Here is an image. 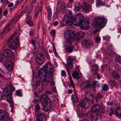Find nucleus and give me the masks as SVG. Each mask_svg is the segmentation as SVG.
I'll return each mask as SVG.
<instances>
[{"instance_id": "40", "label": "nucleus", "mask_w": 121, "mask_h": 121, "mask_svg": "<svg viewBox=\"0 0 121 121\" xmlns=\"http://www.w3.org/2000/svg\"><path fill=\"white\" fill-rule=\"evenodd\" d=\"M16 93L15 94L17 96L19 97L22 96V94L20 90H18L16 91Z\"/></svg>"}, {"instance_id": "63", "label": "nucleus", "mask_w": 121, "mask_h": 121, "mask_svg": "<svg viewBox=\"0 0 121 121\" xmlns=\"http://www.w3.org/2000/svg\"><path fill=\"white\" fill-rule=\"evenodd\" d=\"M106 104L107 105H112V103H110L109 101H108L106 103Z\"/></svg>"}, {"instance_id": "54", "label": "nucleus", "mask_w": 121, "mask_h": 121, "mask_svg": "<svg viewBox=\"0 0 121 121\" xmlns=\"http://www.w3.org/2000/svg\"><path fill=\"white\" fill-rule=\"evenodd\" d=\"M26 12V11L25 10L24 11H22L20 14L19 16H20V17L22 16L23 15L25 14Z\"/></svg>"}, {"instance_id": "25", "label": "nucleus", "mask_w": 121, "mask_h": 121, "mask_svg": "<svg viewBox=\"0 0 121 121\" xmlns=\"http://www.w3.org/2000/svg\"><path fill=\"white\" fill-rule=\"evenodd\" d=\"M13 20H11L7 24L6 26L4 28V30L2 31V32H4L7 30V31H9L10 29V28H8L9 26L11 25L12 22H13Z\"/></svg>"}, {"instance_id": "11", "label": "nucleus", "mask_w": 121, "mask_h": 121, "mask_svg": "<svg viewBox=\"0 0 121 121\" xmlns=\"http://www.w3.org/2000/svg\"><path fill=\"white\" fill-rule=\"evenodd\" d=\"M79 106L83 111H85L86 109H87L89 107V103L84 100H82L80 102Z\"/></svg>"}, {"instance_id": "44", "label": "nucleus", "mask_w": 121, "mask_h": 121, "mask_svg": "<svg viewBox=\"0 0 121 121\" xmlns=\"http://www.w3.org/2000/svg\"><path fill=\"white\" fill-rule=\"evenodd\" d=\"M103 39L109 41L110 39L109 38V36L108 35H106L103 37Z\"/></svg>"}, {"instance_id": "61", "label": "nucleus", "mask_w": 121, "mask_h": 121, "mask_svg": "<svg viewBox=\"0 0 121 121\" xmlns=\"http://www.w3.org/2000/svg\"><path fill=\"white\" fill-rule=\"evenodd\" d=\"M51 85H52V87H54L55 83L53 81H52L51 82Z\"/></svg>"}, {"instance_id": "14", "label": "nucleus", "mask_w": 121, "mask_h": 121, "mask_svg": "<svg viewBox=\"0 0 121 121\" xmlns=\"http://www.w3.org/2000/svg\"><path fill=\"white\" fill-rule=\"evenodd\" d=\"M41 101L43 104H46L48 102V100L50 102V99L48 98L46 95H42L41 97Z\"/></svg>"}, {"instance_id": "59", "label": "nucleus", "mask_w": 121, "mask_h": 121, "mask_svg": "<svg viewBox=\"0 0 121 121\" xmlns=\"http://www.w3.org/2000/svg\"><path fill=\"white\" fill-rule=\"evenodd\" d=\"M46 55V56L47 59H49V58L50 56L48 53V52H46L45 53Z\"/></svg>"}, {"instance_id": "15", "label": "nucleus", "mask_w": 121, "mask_h": 121, "mask_svg": "<svg viewBox=\"0 0 121 121\" xmlns=\"http://www.w3.org/2000/svg\"><path fill=\"white\" fill-rule=\"evenodd\" d=\"M81 44L83 47L85 48H90L91 45L89 42L87 40H83L81 42Z\"/></svg>"}, {"instance_id": "20", "label": "nucleus", "mask_w": 121, "mask_h": 121, "mask_svg": "<svg viewBox=\"0 0 121 121\" xmlns=\"http://www.w3.org/2000/svg\"><path fill=\"white\" fill-rule=\"evenodd\" d=\"M115 115L118 117H121V112L120 106H118L114 111Z\"/></svg>"}, {"instance_id": "21", "label": "nucleus", "mask_w": 121, "mask_h": 121, "mask_svg": "<svg viewBox=\"0 0 121 121\" xmlns=\"http://www.w3.org/2000/svg\"><path fill=\"white\" fill-rule=\"evenodd\" d=\"M110 47H108L107 48V53L110 56H111L113 55L115 53L112 50L113 48L112 45V44L110 45Z\"/></svg>"}, {"instance_id": "50", "label": "nucleus", "mask_w": 121, "mask_h": 121, "mask_svg": "<svg viewBox=\"0 0 121 121\" xmlns=\"http://www.w3.org/2000/svg\"><path fill=\"white\" fill-rule=\"evenodd\" d=\"M53 52L54 53L55 55L56 56H58V55L57 53L56 52V51L55 49V48H54L53 47Z\"/></svg>"}, {"instance_id": "56", "label": "nucleus", "mask_w": 121, "mask_h": 121, "mask_svg": "<svg viewBox=\"0 0 121 121\" xmlns=\"http://www.w3.org/2000/svg\"><path fill=\"white\" fill-rule=\"evenodd\" d=\"M13 4L12 3H9L8 5V7H10L13 6Z\"/></svg>"}, {"instance_id": "60", "label": "nucleus", "mask_w": 121, "mask_h": 121, "mask_svg": "<svg viewBox=\"0 0 121 121\" xmlns=\"http://www.w3.org/2000/svg\"><path fill=\"white\" fill-rule=\"evenodd\" d=\"M31 44L33 45L35 47V42L34 40L33 39H32L31 40Z\"/></svg>"}, {"instance_id": "36", "label": "nucleus", "mask_w": 121, "mask_h": 121, "mask_svg": "<svg viewBox=\"0 0 121 121\" xmlns=\"http://www.w3.org/2000/svg\"><path fill=\"white\" fill-rule=\"evenodd\" d=\"M75 9L77 11H79L80 9V5L79 3H77L75 4Z\"/></svg>"}, {"instance_id": "46", "label": "nucleus", "mask_w": 121, "mask_h": 121, "mask_svg": "<svg viewBox=\"0 0 121 121\" xmlns=\"http://www.w3.org/2000/svg\"><path fill=\"white\" fill-rule=\"evenodd\" d=\"M39 13L38 11H36L35 13L34 16V20H36L37 16L38 14Z\"/></svg>"}, {"instance_id": "57", "label": "nucleus", "mask_w": 121, "mask_h": 121, "mask_svg": "<svg viewBox=\"0 0 121 121\" xmlns=\"http://www.w3.org/2000/svg\"><path fill=\"white\" fill-rule=\"evenodd\" d=\"M45 92V95H46V94H52V93L50 91H46Z\"/></svg>"}, {"instance_id": "45", "label": "nucleus", "mask_w": 121, "mask_h": 121, "mask_svg": "<svg viewBox=\"0 0 121 121\" xmlns=\"http://www.w3.org/2000/svg\"><path fill=\"white\" fill-rule=\"evenodd\" d=\"M108 85L106 84H105L103 86L102 89L104 91H107V90Z\"/></svg>"}, {"instance_id": "10", "label": "nucleus", "mask_w": 121, "mask_h": 121, "mask_svg": "<svg viewBox=\"0 0 121 121\" xmlns=\"http://www.w3.org/2000/svg\"><path fill=\"white\" fill-rule=\"evenodd\" d=\"M36 62L38 64H42L44 62V56L42 53L38 54L35 58Z\"/></svg>"}, {"instance_id": "47", "label": "nucleus", "mask_w": 121, "mask_h": 121, "mask_svg": "<svg viewBox=\"0 0 121 121\" xmlns=\"http://www.w3.org/2000/svg\"><path fill=\"white\" fill-rule=\"evenodd\" d=\"M114 114L113 110L112 108L110 109V112H109V115L110 116H111L112 114Z\"/></svg>"}, {"instance_id": "51", "label": "nucleus", "mask_w": 121, "mask_h": 121, "mask_svg": "<svg viewBox=\"0 0 121 121\" xmlns=\"http://www.w3.org/2000/svg\"><path fill=\"white\" fill-rule=\"evenodd\" d=\"M66 75V73L64 70H62L61 72V75L62 76H64Z\"/></svg>"}, {"instance_id": "29", "label": "nucleus", "mask_w": 121, "mask_h": 121, "mask_svg": "<svg viewBox=\"0 0 121 121\" xmlns=\"http://www.w3.org/2000/svg\"><path fill=\"white\" fill-rule=\"evenodd\" d=\"M11 93H8L6 96V99L7 102L10 103H12L13 102L12 99L10 96Z\"/></svg>"}, {"instance_id": "7", "label": "nucleus", "mask_w": 121, "mask_h": 121, "mask_svg": "<svg viewBox=\"0 0 121 121\" xmlns=\"http://www.w3.org/2000/svg\"><path fill=\"white\" fill-rule=\"evenodd\" d=\"M44 111L41 110H40L35 113V116L36 118V121H46V118L45 116Z\"/></svg>"}, {"instance_id": "1", "label": "nucleus", "mask_w": 121, "mask_h": 121, "mask_svg": "<svg viewBox=\"0 0 121 121\" xmlns=\"http://www.w3.org/2000/svg\"><path fill=\"white\" fill-rule=\"evenodd\" d=\"M54 67L51 63L45 64L43 68L40 69L39 71L38 75L41 80H43L46 85H47L50 81L49 78L46 73H51L54 71Z\"/></svg>"}, {"instance_id": "34", "label": "nucleus", "mask_w": 121, "mask_h": 121, "mask_svg": "<svg viewBox=\"0 0 121 121\" xmlns=\"http://www.w3.org/2000/svg\"><path fill=\"white\" fill-rule=\"evenodd\" d=\"M8 88H9L10 89V93H11V94L15 90V88H14L13 85L11 84H9V85L8 86Z\"/></svg>"}, {"instance_id": "3", "label": "nucleus", "mask_w": 121, "mask_h": 121, "mask_svg": "<svg viewBox=\"0 0 121 121\" xmlns=\"http://www.w3.org/2000/svg\"><path fill=\"white\" fill-rule=\"evenodd\" d=\"M18 31L14 32L13 35L11 36L8 39V44L9 48L12 49H15L18 46L19 39V37Z\"/></svg>"}, {"instance_id": "43", "label": "nucleus", "mask_w": 121, "mask_h": 121, "mask_svg": "<svg viewBox=\"0 0 121 121\" xmlns=\"http://www.w3.org/2000/svg\"><path fill=\"white\" fill-rule=\"evenodd\" d=\"M55 30H52L51 31L50 33L52 36L54 37L55 36Z\"/></svg>"}, {"instance_id": "19", "label": "nucleus", "mask_w": 121, "mask_h": 121, "mask_svg": "<svg viewBox=\"0 0 121 121\" xmlns=\"http://www.w3.org/2000/svg\"><path fill=\"white\" fill-rule=\"evenodd\" d=\"M45 106L43 108V110L44 111L47 112L51 108L50 102L48 100V102L46 104H44Z\"/></svg>"}, {"instance_id": "27", "label": "nucleus", "mask_w": 121, "mask_h": 121, "mask_svg": "<svg viewBox=\"0 0 121 121\" xmlns=\"http://www.w3.org/2000/svg\"><path fill=\"white\" fill-rule=\"evenodd\" d=\"M6 114L4 111L2 110H0V120L4 118L5 117Z\"/></svg>"}, {"instance_id": "58", "label": "nucleus", "mask_w": 121, "mask_h": 121, "mask_svg": "<svg viewBox=\"0 0 121 121\" xmlns=\"http://www.w3.org/2000/svg\"><path fill=\"white\" fill-rule=\"evenodd\" d=\"M8 13V12L6 11H4L3 12V14L4 16H6Z\"/></svg>"}, {"instance_id": "13", "label": "nucleus", "mask_w": 121, "mask_h": 121, "mask_svg": "<svg viewBox=\"0 0 121 121\" xmlns=\"http://www.w3.org/2000/svg\"><path fill=\"white\" fill-rule=\"evenodd\" d=\"M34 103L33 105L35 106V112L36 113L39 111L41 107L39 105L40 102L39 101L38 99L34 100L33 101Z\"/></svg>"}, {"instance_id": "33", "label": "nucleus", "mask_w": 121, "mask_h": 121, "mask_svg": "<svg viewBox=\"0 0 121 121\" xmlns=\"http://www.w3.org/2000/svg\"><path fill=\"white\" fill-rule=\"evenodd\" d=\"M69 80L70 83H69V86L70 87H72L73 89H74V84L72 78L71 77H69Z\"/></svg>"}, {"instance_id": "32", "label": "nucleus", "mask_w": 121, "mask_h": 121, "mask_svg": "<svg viewBox=\"0 0 121 121\" xmlns=\"http://www.w3.org/2000/svg\"><path fill=\"white\" fill-rule=\"evenodd\" d=\"M26 22L27 24L30 26H33V22L32 20L30 19V17H27Z\"/></svg>"}, {"instance_id": "64", "label": "nucleus", "mask_w": 121, "mask_h": 121, "mask_svg": "<svg viewBox=\"0 0 121 121\" xmlns=\"http://www.w3.org/2000/svg\"><path fill=\"white\" fill-rule=\"evenodd\" d=\"M52 89L54 92L56 93V88L54 87H52Z\"/></svg>"}, {"instance_id": "9", "label": "nucleus", "mask_w": 121, "mask_h": 121, "mask_svg": "<svg viewBox=\"0 0 121 121\" xmlns=\"http://www.w3.org/2000/svg\"><path fill=\"white\" fill-rule=\"evenodd\" d=\"M34 88L37 90V92L39 93L41 91L43 88V84L40 81H38L35 83V86H34Z\"/></svg>"}, {"instance_id": "37", "label": "nucleus", "mask_w": 121, "mask_h": 121, "mask_svg": "<svg viewBox=\"0 0 121 121\" xmlns=\"http://www.w3.org/2000/svg\"><path fill=\"white\" fill-rule=\"evenodd\" d=\"M103 97V95H102L100 93H98L96 98V99L97 101L101 99Z\"/></svg>"}, {"instance_id": "48", "label": "nucleus", "mask_w": 121, "mask_h": 121, "mask_svg": "<svg viewBox=\"0 0 121 121\" xmlns=\"http://www.w3.org/2000/svg\"><path fill=\"white\" fill-rule=\"evenodd\" d=\"M9 91L8 88H4L3 90V91L5 93H7Z\"/></svg>"}, {"instance_id": "30", "label": "nucleus", "mask_w": 121, "mask_h": 121, "mask_svg": "<svg viewBox=\"0 0 121 121\" xmlns=\"http://www.w3.org/2000/svg\"><path fill=\"white\" fill-rule=\"evenodd\" d=\"M112 75L113 77L115 79H118L120 78L119 75L116 71L113 72Z\"/></svg>"}, {"instance_id": "6", "label": "nucleus", "mask_w": 121, "mask_h": 121, "mask_svg": "<svg viewBox=\"0 0 121 121\" xmlns=\"http://www.w3.org/2000/svg\"><path fill=\"white\" fill-rule=\"evenodd\" d=\"M65 37L67 41L69 43V45H68L65 47V49L69 53H72L74 49L73 46L71 43V42L73 41L74 39L70 35H65Z\"/></svg>"}, {"instance_id": "49", "label": "nucleus", "mask_w": 121, "mask_h": 121, "mask_svg": "<svg viewBox=\"0 0 121 121\" xmlns=\"http://www.w3.org/2000/svg\"><path fill=\"white\" fill-rule=\"evenodd\" d=\"M4 74L3 72L0 69V77L3 78L4 77Z\"/></svg>"}, {"instance_id": "23", "label": "nucleus", "mask_w": 121, "mask_h": 121, "mask_svg": "<svg viewBox=\"0 0 121 121\" xmlns=\"http://www.w3.org/2000/svg\"><path fill=\"white\" fill-rule=\"evenodd\" d=\"M98 104L94 105L91 108V111L92 112H97L99 107Z\"/></svg>"}, {"instance_id": "53", "label": "nucleus", "mask_w": 121, "mask_h": 121, "mask_svg": "<svg viewBox=\"0 0 121 121\" xmlns=\"http://www.w3.org/2000/svg\"><path fill=\"white\" fill-rule=\"evenodd\" d=\"M39 42H38L37 43L39 45V46L41 47L42 44V40H39Z\"/></svg>"}, {"instance_id": "5", "label": "nucleus", "mask_w": 121, "mask_h": 121, "mask_svg": "<svg viewBox=\"0 0 121 121\" xmlns=\"http://www.w3.org/2000/svg\"><path fill=\"white\" fill-rule=\"evenodd\" d=\"M107 21V20L104 17H96L94 19L93 24L94 27L102 29L105 26Z\"/></svg>"}, {"instance_id": "62", "label": "nucleus", "mask_w": 121, "mask_h": 121, "mask_svg": "<svg viewBox=\"0 0 121 121\" xmlns=\"http://www.w3.org/2000/svg\"><path fill=\"white\" fill-rule=\"evenodd\" d=\"M58 23V22L57 21H55L53 23V26H56Z\"/></svg>"}, {"instance_id": "18", "label": "nucleus", "mask_w": 121, "mask_h": 121, "mask_svg": "<svg viewBox=\"0 0 121 121\" xmlns=\"http://www.w3.org/2000/svg\"><path fill=\"white\" fill-rule=\"evenodd\" d=\"M82 7L83 10L85 12H88L90 8L89 4L86 3H83L82 5Z\"/></svg>"}, {"instance_id": "52", "label": "nucleus", "mask_w": 121, "mask_h": 121, "mask_svg": "<svg viewBox=\"0 0 121 121\" xmlns=\"http://www.w3.org/2000/svg\"><path fill=\"white\" fill-rule=\"evenodd\" d=\"M101 39L100 37H97L95 39V41L96 42H99L100 41Z\"/></svg>"}, {"instance_id": "55", "label": "nucleus", "mask_w": 121, "mask_h": 121, "mask_svg": "<svg viewBox=\"0 0 121 121\" xmlns=\"http://www.w3.org/2000/svg\"><path fill=\"white\" fill-rule=\"evenodd\" d=\"M5 22V20L3 19L1 22H0V27Z\"/></svg>"}, {"instance_id": "41", "label": "nucleus", "mask_w": 121, "mask_h": 121, "mask_svg": "<svg viewBox=\"0 0 121 121\" xmlns=\"http://www.w3.org/2000/svg\"><path fill=\"white\" fill-rule=\"evenodd\" d=\"M98 82L96 81H94L92 83V86L93 89L95 90V86L98 83Z\"/></svg>"}, {"instance_id": "26", "label": "nucleus", "mask_w": 121, "mask_h": 121, "mask_svg": "<svg viewBox=\"0 0 121 121\" xmlns=\"http://www.w3.org/2000/svg\"><path fill=\"white\" fill-rule=\"evenodd\" d=\"M71 99L73 103H76L78 101V97L75 93L73 94L71 96Z\"/></svg>"}, {"instance_id": "38", "label": "nucleus", "mask_w": 121, "mask_h": 121, "mask_svg": "<svg viewBox=\"0 0 121 121\" xmlns=\"http://www.w3.org/2000/svg\"><path fill=\"white\" fill-rule=\"evenodd\" d=\"M33 4H32V5L30 6L29 7V8H28L27 9V7L25 9V10L26 11H28V13H30V12H31L33 8Z\"/></svg>"}, {"instance_id": "12", "label": "nucleus", "mask_w": 121, "mask_h": 121, "mask_svg": "<svg viewBox=\"0 0 121 121\" xmlns=\"http://www.w3.org/2000/svg\"><path fill=\"white\" fill-rule=\"evenodd\" d=\"M91 83L90 81H85L80 85V86L84 89H87L91 87Z\"/></svg>"}, {"instance_id": "17", "label": "nucleus", "mask_w": 121, "mask_h": 121, "mask_svg": "<svg viewBox=\"0 0 121 121\" xmlns=\"http://www.w3.org/2000/svg\"><path fill=\"white\" fill-rule=\"evenodd\" d=\"M77 39H78L84 38L85 36V33L82 31H79L77 32L76 34Z\"/></svg>"}, {"instance_id": "22", "label": "nucleus", "mask_w": 121, "mask_h": 121, "mask_svg": "<svg viewBox=\"0 0 121 121\" xmlns=\"http://www.w3.org/2000/svg\"><path fill=\"white\" fill-rule=\"evenodd\" d=\"M72 56H69L67 60V65H71V68L73 67V62L72 60Z\"/></svg>"}, {"instance_id": "42", "label": "nucleus", "mask_w": 121, "mask_h": 121, "mask_svg": "<svg viewBox=\"0 0 121 121\" xmlns=\"http://www.w3.org/2000/svg\"><path fill=\"white\" fill-rule=\"evenodd\" d=\"M69 65H67V64H66L65 65V66L66 67V70L68 72V73L70 72V70L71 69V68H70V67L69 66Z\"/></svg>"}, {"instance_id": "2", "label": "nucleus", "mask_w": 121, "mask_h": 121, "mask_svg": "<svg viewBox=\"0 0 121 121\" xmlns=\"http://www.w3.org/2000/svg\"><path fill=\"white\" fill-rule=\"evenodd\" d=\"M14 54V53L12 52L11 50L9 49H5L3 54L0 52V61L3 60L4 55V66L9 71H11L13 69V64L10 60L13 58L12 56Z\"/></svg>"}, {"instance_id": "8", "label": "nucleus", "mask_w": 121, "mask_h": 121, "mask_svg": "<svg viewBox=\"0 0 121 121\" xmlns=\"http://www.w3.org/2000/svg\"><path fill=\"white\" fill-rule=\"evenodd\" d=\"M91 121H102V118L101 115L97 112H92L91 114Z\"/></svg>"}, {"instance_id": "24", "label": "nucleus", "mask_w": 121, "mask_h": 121, "mask_svg": "<svg viewBox=\"0 0 121 121\" xmlns=\"http://www.w3.org/2000/svg\"><path fill=\"white\" fill-rule=\"evenodd\" d=\"M47 9L48 12L47 18L48 20H50L52 16L51 9L48 6L47 7Z\"/></svg>"}, {"instance_id": "4", "label": "nucleus", "mask_w": 121, "mask_h": 121, "mask_svg": "<svg viewBox=\"0 0 121 121\" xmlns=\"http://www.w3.org/2000/svg\"><path fill=\"white\" fill-rule=\"evenodd\" d=\"M84 20L83 16L81 13H78L76 15L74 19L72 20L71 22H68L67 24L69 26H73V25L78 26L82 25L84 22Z\"/></svg>"}, {"instance_id": "31", "label": "nucleus", "mask_w": 121, "mask_h": 121, "mask_svg": "<svg viewBox=\"0 0 121 121\" xmlns=\"http://www.w3.org/2000/svg\"><path fill=\"white\" fill-rule=\"evenodd\" d=\"M116 83L115 81L114 80H112L109 81H108V85L109 86H110V87L112 88L113 86H114L115 85H116Z\"/></svg>"}, {"instance_id": "39", "label": "nucleus", "mask_w": 121, "mask_h": 121, "mask_svg": "<svg viewBox=\"0 0 121 121\" xmlns=\"http://www.w3.org/2000/svg\"><path fill=\"white\" fill-rule=\"evenodd\" d=\"M69 13H67V14H65V18L68 17L69 18H70L72 16V13L69 10Z\"/></svg>"}, {"instance_id": "28", "label": "nucleus", "mask_w": 121, "mask_h": 121, "mask_svg": "<svg viewBox=\"0 0 121 121\" xmlns=\"http://www.w3.org/2000/svg\"><path fill=\"white\" fill-rule=\"evenodd\" d=\"M72 76L74 78L77 79L79 80V76L78 73L76 71H74L72 73Z\"/></svg>"}, {"instance_id": "35", "label": "nucleus", "mask_w": 121, "mask_h": 121, "mask_svg": "<svg viewBox=\"0 0 121 121\" xmlns=\"http://www.w3.org/2000/svg\"><path fill=\"white\" fill-rule=\"evenodd\" d=\"M99 107L98 109V111L97 112L100 113L102 114L104 112V110L103 109V108L99 105Z\"/></svg>"}, {"instance_id": "16", "label": "nucleus", "mask_w": 121, "mask_h": 121, "mask_svg": "<svg viewBox=\"0 0 121 121\" xmlns=\"http://www.w3.org/2000/svg\"><path fill=\"white\" fill-rule=\"evenodd\" d=\"M91 73L92 74L95 75L97 73L98 69V66L96 64H94L93 65H91Z\"/></svg>"}]
</instances>
